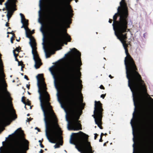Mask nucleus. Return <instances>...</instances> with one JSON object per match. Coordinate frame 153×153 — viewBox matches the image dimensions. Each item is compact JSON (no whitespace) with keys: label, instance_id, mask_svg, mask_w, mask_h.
I'll return each instance as SVG.
<instances>
[{"label":"nucleus","instance_id":"40","mask_svg":"<svg viewBox=\"0 0 153 153\" xmlns=\"http://www.w3.org/2000/svg\"><path fill=\"white\" fill-rule=\"evenodd\" d=\"M78 94H79V95H80V96L81 93H80V92H79Z\"/></svg>","mask_w":153,"mask_h":153},{"label":"nucleus","instance_id":"30","mask_svg":"<svg viewBox=\"0 0 153 153\" xmlns=\"http://www.w3.org/2000/svg\"><path fill=\"white\" fill-rule=\"evenodd\" d=\"M43 151L42 149H41L40 150V151L39 152L40 153H42Z\"/></svg>","mask_w":153,"mask_h":153},{"label":"nucleus","instance_id":"10","mask_svg":"<svg viewBox=\"0 0 153 153\" xmlns=\"http://www.w3.org/2000/svg\"><path fill=\"white\" fill-rule=\"evenodd\" d=\"M16 0H7L5 3L6 10H7V16L8 19L10 18L13 12L16 10L15 8Z\"/></svg>","mask_w":153,"mask_h":153},{"label":"nucleus","instance_id":"23","mask_svg":"<svg viewBox=\"0 0 153 153\" xmlns=\"http://www.w3.org/2000/svg\"><path fill=\"white\" fill-rule=\"evenodd\" d=\"M100 88H101V89H104V87H103V86L102 85H101L100 86Z\"/></svg>","mask_w":153,"mask_h":153},{"label":"nucleus","instance_id":"42","mask_svg":"<svg viewBox=\"0 0 153 153\" xmlns=\"http://www.w3.org/2000/svg\"><path fill=\"white\" fill-rule=\"evenodd\" d=\"M41 31H42L43 33V30H42L41 28Z\"/></svg>","mask_w":153,"mask_h":153},{"label":"nucleus","instance_id":"47","mask_svg":"<svg viewBox=\"0 0 153 153\" xmlns=\"http://www.w3.org/2000/svg\"><path fill=\"white\" fill-rule=\"evenodd\" d=\"M30 108L31 109V106L30 107Z\"/></svg>","mask_w":153,"mask_h":153},{"label":"nucleus","instance_id":"48","mask_svg":"<svg viewBox=\"0 0 153 153\" xmlns=\"http://www.w3.org/2000/svg\"><path fill=\"white\" fill-rule=\"evenodd\" d=\"M10 33V32H7V33Z\"/></svg>","mask_w":153,"mask_h":153},{"label":"nucleus","instance_id":"54","mask_svg":"<svg viewBox=\"0 0 153 153\" xmlns=\"http://www.w3.org/2000/svg\"><path fill=\"white\" fill-rule=\"evenodd\" d=\"M104 134H105H105H106V133H105Z\"/></svg>","mask_w":153,"mask_h":153},{"label":"nucleus","instance_id":"33","mask_svg":"<svg viewBox=\"0 0 153 153\" xmlns=\"http://www.w3.org/2000/svg\"><path fill=\"white\" fill-rule=\"evenodd\" d=\"M23 68V66H21V71H22L23 70V69H22Z\"/></svg>","mask_w":153,"mask_h":153},{"label":"nucleus","instance_id":"25","mask_svg":"<svg viewBox=\"0 0 153 153\" xmlns=\"http://www.w3.org/2000/svg\"><path fill=\"white\" fill-rule=\"evenodd\" d=\"M4 0H0V4H2V3L4 1Z\"/></svg>","mask_w":153,"mask_h":153},{"label":"nucleus","instance_id":"9","mask_svg":"<svg viewBox=\"0 0 153 153\" xmlns=\"http://www.w3.org/2000/svg\"><path fill=\"white\" fill-rule=\"evenodd\" d=\"M94 114L92 115L94 119L96 124L101 129L102 128L101 126L102 124V109L101 107V104L100 101H95Z\"/></svg>","mask_w":153,"mask_h":153},{"label":"nucleus","instance_id":"57","mask_svg":"<svg viewBox=\"0 0 153 153\" xmlns=\"http://www.w3.org/2000/svg\"><path fill=\"white\" fill-rule=\"evenodd\" d=\"M124 0H122V1H123Z\"/></svg>","mask_w":153,"mask_h":153},{"label":"nucleus","instance_id":"27","mask_svg":"<svg viewBox=\"0 0 153 153\" xmlns=\"http://www.w3.org/2000/svg\"><path fill=\"white\" fill-rule=\"evenodd\" d=\"M97 136V134H95L94 139H96Z\"/></svg>","mask_w":153,"mask_h":153},{"label":"nucleus","instance_id":"50","mask_svg":"<svg viewBox=\"0 0 153 153\" xmlns=\"http://www.w3.org/2000/svg\"><path fill=\"white\" fill-rule=\"evenodd\" d=\"M7 37H8V35H7Z\"/></svg>","mask_w":153,"mask_h":153},{"label":"nucleus","instance_id":"35","mask_svg":"<svg viewBox=\"0 0 153 153\" xmlns=\"http://www.w3.org/2000/svg\"><path fill=\"white\" fill-rule=\"evenodd\" d=\"M26 87H27V88L28 89H29V86L28 85H26Z\"/></svg>","mask_w":153,"mask_h":153},{"label":"nucleus","instance_id":"52","mask_svg":"<svg viewBox=\"0 0 153 153\" xmlns=\"http://www.w3.org/2000/svg\"><path fill=\"white\" fill-rule=\"evenodd\" d=\"M14 80H13V82H14Z\"/></svg>","mask_w":153,"mask_h":153},{"label":"nucleus","instance_id":"12","mask_svg":"<svg viewBox=\"0 0 153 153\" xmlns=\"http://www.w3.org/2000/svg\"><path fill=\"white\" fill-rule=\"evenodd\" d=\"M56 95H57V99H58V101L60 103V104H61V107L62 108H64V109L65 112H66V114L65 115V119H66V120L67 122H68V124H67V126H69V120H68V119L67 118V112L65 110V108H64V107L62 105V103H61V101L59 99V94H58V92H57V94H56Z\"/></svg>","mask_w":153,"mask_h":153},{"label":"nucleus","instance_id":"19","mask_svg":"<svg viewBox=\"0 0 153 153\" xmlns=\"http://www.w3.org/2000/svg\"><path fill=\"white\" fill-rule=\"evenodd\" d=\"M14 35V34H13V36L11 38H10V41L12 43H13V36Z\"/></svg>","mask_w":153,"mask_h":153},{"label":"nucleus","instance_id":"49","mask_svg":"<svg viewBox=\"0 0 153 153\" xmlns=\"http://www.w3.org/2000/svg\"><path fill=\"white\" fill-rule=\"evenodd\" d=\"M24 108H26L25 105V106Z\"/></svg>","mask_w":153,"mask_h":153},{"label":"nucleus","instance_id":"22","mask_svg":"<svg viewBox=\"0 0 153 153\" xmlns=\"http://www.w3.org/2000/svg\"><path fill=\"white\" fill-rule=\"evenodd\" d=\"M23 97H22V101L23 103L25 105H26V104L25 102L23 100Z\"/></svg>","mask_w":153,"mask_h":153},{"label":"nucleus","instance_id":"20","mask_svg":"<svg viewBox=\"0 0 153 153\" xmlns=\"http://www.w3.org/2000/svg\"><path fill=\"white\" fill-rule=\"evenodd\" d=\"M31 120V119H30V118L29 119V118H27V120H26V122H29Z\"/></svg>","mask_w":153,"mask_h":153},{"label":"nucleus","instance_id":"15","mask_svg":"<svg viewBox=\"0 0 153 153\" xmlns=\"http://www.w3.org/2000/svg\"><path fill=\"white\" fill-rule=\"evenodd\" d=\"M71 10H69V13H68V16L69 17H71L72 16Z\"/></svg>","mask_w":153,"mask_h":153},{"label":"nucleus","instance_id":"51","mask_svg":"<svg viewBox=\"0 0 153 153\" xmlns=\"http://www.w3.org/2000/svg\"><path fill=\"white\" fill-rule=\"evenodd\" d=\"M28 94H30V93L29 92H28Z\"/></svg>","mask_w":153,"mask_h":153},{"label":"nucleus","instance_id":"6","mask_svg":"<svg viewBox=\"0 0 153 153\" xmlns=\"http://www.w3.org/2000/svg\"><path fill=\"white\" fill-rule=\"evenodd\" d=\"M88 136L80 131L74 136L73 142L71 141L72 135L70 143L75 145V148L80 153H93L90 143L88 140Z\"/></svg>","mask_w":153,"mask_h":153},{"label":"nucleus","instance_id":"17","mask_svg":"<svg viewBox=\"0 0 153 153\" xmlns=\"http://www.w3.org/2000/svg\"><path fill=\"white\" fill-rule=\"evenodd\" d=\"M19 48H16V49L15 50H14L13 51H14V52L15 51H16L17 52H19Z\"/></svg>","mask_w":153,"mask_h":153},{"label":"nucleus","instance_id":"14","mask_svg":"<svg viewBox=\"0 0 153 153\" xmlns=\"http://www.w3.org/2000/svg\"><path fill=\"white\" fill-rule=\"evenodd\" d=\"M41 0H40L39 1V6L40 9V10L39 11V18L38 20H39V22L40 23H41V22H40V21L39 20V19L40 18V14H41L40 11L41 10Z\"/></svg>","mask_w":153,"mask_h":153},{"label":"nucleus","instance_id":"56","mask_svg":"<svg viewBox=\"0 0 153 153\" xmlns=\"http://www.w3.org/2000/svg\"><path fill=\"white\" fill-rule=\"evenodd\" d=\"M10 135H9V136H10Z\"/></svg>","mask_w":153,"mask_h":153},{"label":"nucleus","instance_id":"43","mask_svg":"<svg viewBox=\"0 0 153 153\" xmlns=\"http://www.w3.org/2000/svg\"><path fill=\"white\" fill-rule=\"evenodd\" d=\"M28 105H29V104L28 103L27 104Z\"/></svg>","mask_w":153,"mask_h":153},{"label":"nucleus","instance_id":"3","mask_svg":"<svg viewBox=\"0 0 153 153\" xmlns=\"http://www.w3.org/2000/svg\"><path fill=\"white\" fill-rule=\"evenodd\" d=\"M0 53V117L2 124H5L10 119L12 114L7 109L6 99H10V94L6 88L7 85L4 79L5 75L3 71V63Z\"/></svg>","mask_w":153,"mask_h":153},{"label":"nucleus","instance_id":"41","mask_svg":"<svg viewBox=\"0 0 153 153\" xmlns=\"http://www.w3.org/2000/svg\"><path fill=\"white\" fill-rule=\"evenodd\" d=\"M1 147H0V153H1Z\"/></svg>","mask_w":153,"mask_h":153},{"label":"nucleus","instance_id":"53","mask_svg":"<svg viewBox=\"0 0 153 153\" xmlns=\"http://www.w3.org/2000/svg\"><path fill=\"white\" fill-rule=\"evenodd\" d=\"M152 151H152V152H152V153H153V150H152Z\"/></svg>","mask_w":153,"mask_h":153},{"label":"nucleus","instance_id":"13","mask_svg":"<svg viewBox=\"0 0 153 153\" xmlns=\"http://www.w3.org/2000/svg\"><path fill=\"white\" fill-rule=\"evenodd\" d=\"M42 40L43 41V42L42 43V44L43 45V49L44 50V52L45 53V56L46 57V58H47L49 57V56L50 55V54H49V55L48 56L47 55V51H46V49H45V46H44V36H43V38Z\"/></svg>","mask_w":153,"mask_h":153},{"label":"nucleus","instance_id":"29","mask_svg":"<svg viewBox=\"0 0 153 153\" xmlns=\"http://www.w3.org/2000/svg\"><path fill=\"white\" fill-rule=\"evenodd\" d=\"M102 140V137L101 136H100V138L99 140V141L100 142H101Z\"/></svg>","mask_w":153,"mask_h":153},{"label":"nucleus","instance_id":"7","mask_svg":"<svg viewBox=\"0 0 153 153\" xmlns=\"http://www.w3.org/2000/svg\"><path fill=\"white\" fill-rule=\"evenodd\" d=\"M19 15L21 17V22L22 24L21 28H24L26 36L29 39V43L32 48V53L35 62L34 66L35 68L37 69L41 65L42 63L36 51V43L34 38L30 35L31 34V32L27 27L28 20L25 19L24 15L22 13H20Z\"/></svg>","mask_w":153,"mask_h":153},{"label":"nucleus","instance_id":"37","mask_svg":"<svg viewBox=\"0 0 153 153\" xmlns=\"http://www.w3.org/2000/svg\"><path fill=\"white\" fill-rule=\"evenodd\" d=\"M5 25L6 26H8V24L7 23H6V25Z\"/></svg>","mask_w":153,"mask_h":153},{"label":"nucleus","instance_id":"36","mask_svg":"<svg viewBox=\"0 0 153 153\" xmlns=\"http://www.w3.org/2000/svg\"><path fill=\"white\" fill-rule=\"evenodd\" d=\"M104 135V134L103 133H101V136H102V135Z\"/></svg>","mask_w":153,"mask_h":153},{"label":"nucleus","instance_id":"2","mask_svg":"<svg viewBox=\"0 0 153 153\" xmlns=\"http://www.w3.org/2000/svg\"><path fill=\"white\" fill-rule=\"evenodd\" d=\"M39 99L44 116L45 125V136L49 141L56 143L55 149L62 145V131L57 123L56 117L49 102V95L46 91V84L44 82L43 74H38L36 76Z\"/></svg>","mask_w":153,"mask_h":153},{"label":"nucleus","instance_id":"24","mask_svg":"<svg viewBox=\"0 0 153 153\" xmlns=\"http://www.w3.org/2000/svg\"><path fill=\"white\" fill-rule=\"evenodd\" d=\"M39 145L41 147V148H44V146H43V145L41 144V143H40V144H39Z\"/></svg>","mask_w":153,"mask_h":153},{"label":"nucleus","instance_id":"5","mask_svg":"<svg viewBox=\"0 0 153 153\" xmlns=\"http://www.w3.org/2000/svg\"><path fill=\"white\" fill-rule=\"evenodd\" d=\"M62 10H60V12L57 15L58 19L56 23L53 25H51L49 27V32L53 40L51 42L48 46V50L50 51L54 48L57 45L64 43L67 44L66 41H70V37L66 34L65 36H62L61 35V24L59 22V18L62 13Z\"/></svg>","mask_w":153,"mask_h":153},{"label":"nucleus","instance_id":"31","mask_svg":"<svg viewBox=\"0 0 153 153\" xmlns=\"http://www.w3.org/2000/svg\"><path fill=\"white\" fill-rule=\"evenodd\" d=\"M108 22L109 23H111L112 22V20L111 19H109Z\"/></svg>","mask_w":153,"mask_h":153},{"label":"nucleus","instance_id":"32","mask_svg":"<svg viewBox=\"0 0 153 153\" xmlns=\"http://www.w3.org/2000/svg\"><path fill=\"white\" fill-rule=\"evenodd\" d=\"M109 77L111 79L113 78V77L111 76V75H109Z\"/></svg>","mask_w":153,"mask_h":153},{"label":"nucleus","instance_id":"11","mask_svg":"<svg viewBox=\"0 0 153 153\" xmlns=\"http://www.w3.org/2000/svg\"><path fill=\"white\" fill-rule=\"evenodd\" d=\"M49 70L51 73L53 78L54 79V85L56 88H57V87L56 84V78L55 77V75H57L58 73V71H59V68L57 67H55L53 69V71L51 69V68H49Z\"/></svg>","mask_w":153,"mask_h":153},{"label":"nucleus","instance_id":"55","mask_svg":"<svg viewBox=\"0 0 153 153\" xmlns=\"http://www.w3.org/2000/svg\"><path fill=\"white\" fill-rule=\"evenodd\" d=\"M105 143H104V146L105 145Z\"/></svg>","mask_w":153,"mask_h":153},{"label":"nucleus","instance_id":"38","mask_svg":"<svg viewBox=\"0 0 153 153\" xmlns=\"http://www.w3.org/2000/svg\"><path fill=\"white\" fill-rule=\"evenodd\" d=\"M39 143H41V141L40 140H39Z\"/></svg>","mask_w":153,"mask_h":153},{"label":"nucleus","instance_id":"21","mask_svg":"<svg viewBox=\"0 0 153 153\" xmlns=\"http://www.w3.org/2000/svg\"><path fill=\"white\" fill-rule=\"evenodd\" d=\"M105 96V94H102L101 95V97L103 99H104Z\"/></svg>","mask_w":153,"mask_h":153},{"label":"nucleus","instance_id":"44","mask_svg":"<svg viewBox=\"0 0 153 153\" xmlns=\"http://www.w3.org/2000/svg\"><path fill=\"white\" fill-rule=\"evenodd\" d=\"M21 75L22 76H23V74H22V73H21Z\"/></svg>","mask_w":153,"mask_h":153},{"label":"nucleus","instance_id":"28","mask_svg":"<svg viewBox=\"0 0 153 153\" xmlns=\"http://www.w3.org/2000/svg\"><path fill=\"white\" fill-rule=\"evenodd\" d=\"M24 78L25 79H26L27 80H28L27 77V76L26 75H25V76H24Z\"/></svg>","mask_w":153,"mask_h":153},{"label":"nucleus","instance_id":"39","mask_svg":"<svg viewBox=\"0 0 153 153\" xmlns=\"http://www.w3.org/2000/svg\"><path fill=\"white\" fill-rule=\"evenodd\" d=\"M19 39H16V41H17V42H19Z\"/></svg>","mask_w":153,"mask_h":153},{"label":"nucleus","instance_id":"18","mask_svg":"<svg viewBox=\"0 0 153 153\" xmlns=\"http://www.w3.org/2000/svg\"><path fill=\"white\" fill-rule=\"evenodd\" d=\"M18 65L22 66V62H21L18 61Z\"/></svg>","mask_w":153,"mask_h":153},{"label":"nucleus","instance_id":"4","mask_svg":"<svg viewBox=\"0 0 153 153\" xmlns=\"http://www.w3.org/2000/svg\"><path fill=\"white\" fill-rule=\"evenodd\" d=\"M16 133L15 139L2 148V153H24L28 149V142L23 137V131L18 128L12 134Z\"/></svg>","mask_w":153,"mask_h":153},{"label":"nucleus","instance_id":"26","mask_svg":"<svg viewBox=\"0 0 153 153\" xmlns=\"http://www.w3.org/2000/svg\"><path fill=\"white\" fill-rule=\"evenodd\" d=\"M31 34H30V35L31 36V37H33H33H32V36H31V34H32L33 33H34V30H33L32 31H31Z\"/></svg>","mask_w":153,"mask_h":153},{"label":"nucleus","instance_id":"8","mask_svg":"<svg viewBox=\"0 0 153 153\" xmlns=\"http://www.w3.org/2000/svg\"><path fill=\"white\" fill-rule=\"evenodd\" d=\"M120 6L117 9V12L115 13L113 16V22L112 24L113 29L116 26H119L121 22L126 21L127 22L126 31L123 33L130 31V29H127L128 24V12L126 5L124 2V0L120 2Z\"/></svg>","mask_w":153,"mask_h":153},{"label":"nucleus","instance_id":"46","mask_svg":"<svg viewBox=\"0 0 153 153\" xmlns=\"http://www.w3.org/2000/svg\"><path fill=\"white\" fill-rule=\"evenodd\" d=\"M9 33L12 34V32H10Z\"/></svg>","mask_w":153,"mask_h":153},{"label":"nucleus","instance_id":"45","mask_svg":"<svg viewBox=\"0 0 153 153\" xmlns=\"http://www.w3.org/2000/svg\"><path fill=\"white\" fill-rule=\"evenodd\" d=\"M29 114H27V116H29Z\"/></svg>","mask_w":153,"mask_h":153},{"label":"nucleus","instance_id":"1","mask_svg":"<svg viewBox=\"0 0 153 153\" xmlns=\"http://www.w3.org/2000/svg\"><path fill=\"white\" fill-rule=\"evenodd\" d=\"M120 23V26L114 27V30L115 36L122 43L125 50L126 56L125 58L124 63L126 77L128 79V85L132 93L134 105H137L143 101V94L146 93V89L143 81L141 79L140 75L136 71V67L126 49L127 46L126 42V33L123 34V33L126 31L127 22L124 21Z\"/></svg>","mask_w":153,"mask_h":153},{"label":"nucleus","instance_id":"34","mask_svg":"<svg viewBox=\"0 0 153 153\" xmlns=\"http://www.w3.org/2000/svg\"><path fill=\"white\" fill-rule=\"evenodd\" d=\"M35 129H38V131H39V129H38L37 127L35 128Z\"/></svg>","mask_w":153,"mask_h":153},{"label":"nucleus","instance_id":"16","mask_svg":"<svg viewBox=\"0 0 153 153\" xmlns=\"http://www.w3.org/2000/svg\"><path fill=\"white\" fill-rule=\"evenodd\" d=\"M13 53L14 56L15 57V60L18 62V61H18V60L17 59V58H16V56H17V54H16L15 53H14V51H13Z\"/></svg>","mask_w":153,"mask_h":153}]
</instances>
